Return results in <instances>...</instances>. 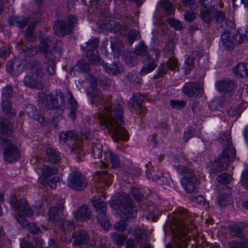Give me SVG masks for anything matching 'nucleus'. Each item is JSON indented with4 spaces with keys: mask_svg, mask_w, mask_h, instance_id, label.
Masks as SVG:
<instances>
[{
    "mask_svg": "<svg viewBox=\"0 0 248 248\" xmlns=\"http://www.w3.org/2000/svg\"><path fill=\"white\" fill-rule=\"evenodd\" d=\"M248 65L244 63H239L235 66L232 72L236 76L240 78L247 77L248 76Z\"/></svg>",
    "mask_w": 248,
    "mask_h": 248,
    "instance_id": "473e14b6",
    "label": "nucleus"
},
{
    "mask_svg": "<svg viewBox=\"0 0 248 248\" xmlns=\"http://www.w3.org/2000/svg\"><path fill=\"white\" fill-rule=\"evenodd\" d=\"M111 47L113 52L116 53L122 52L124 49V45L118 38H111Z\"/></svg>",
    "mask_w": 248,
    "mask_h": 248,
    "instance_id": "4c0bfd02",
    "label": "nucleus"
},
{
    "mask_svg": "<svg viewBox=\"0 0 248 248\" xmlns=\"http://www.w3.org/2000/svg\"><path fill=\"white\" fill-rule=\"evenodd\" d=\"M13 131L12 123L7 119L4 117L0 118V137L3 135H10Z\"/></svg>",
    "mask_w": 248,
    "mask_h": 248,
    "instance_id": "393cba45",
    "label": "nucleus"
},
{
    "mask_svg": "<svg viewBox=\"0 0 248 248\" xmlns=\"http://www.w3.org/2000/svg\"><path fill=\"white\" fill-rule=\"evenodd\" d=\"M178 173L183 174H186L181 181V184L183 188L187 193L195 192L199 185V182L193 174V169L189 166L186 167L184 166L179 165L175 167Z\"/></svg>",
    "mask_w": 248,
    "mask_h": 248,
    "instance_id": "6e6552de",
    "label": "nucleus"
},
{
    "mask_svg": "<svg viewBox=\"0 0 248 248\" xmlns=\"http://www.w3.org/2000/svg\"><path fill=\"white\" fill-rule=\"evenodd\" d=\"M110 237L114 243L119 247H121L124 245L127 236L118 232H114L111 234Z\"/></svg>",
    "mask_w": 248,
    "mask_h": 248,
    "instance_id": "49530a36",
    "label": "nucleus"
},
{
    "mask_svg": "<svg viewBox=\"0 0 248 248\" xmlns=\"http://www.w3.org/2000/svg\"><path fill=\"white\" fill-rule=\"evenodd\" d=\"M91 216V211L87 206L84 205L79 207L75 215V217L77 220L83 222L89 220Z\"/></svg>",
    "mask_w": 248,
    "mask_h": 248,
    "instance_id": "a878e982",
    "label": "nucleus"
},
{
    "mask_svg": "<svg viewBox=\"0 0 248 248\" xmlns=\"http://www.w3.org/2000/svg\"><path fill=\"white\" fill-rule=\"evenodd\" d=\"M85 80L89 85L86 90L87 96L91 99L92 103L95 102L103 103L104 101V94L98 89L97 82L96 78L92 75L89 74L85 76Z\"/></svg>",
    "mask_w": 248,
    "mask_h": 248,
    "instance_id": "9b49d317",
    "label": "nucleus"
},
{
    "mask_svg": "<svg viewBox=\"0 0 248 248\" xmlns=\"http://www.w3.org/2000/svg\"><path fill=\"white\" fill-rule=\"evenodd\" d=\"M111 102L110 97L106 99L104 102V110L102 112L100 111L96 113L94 117L107 128L112 137L126 140L128 139V133L121 126L124 122L123 107L120 104H116L114 106L113 110Z\"/></svg>",
    "mask_w": 248,
    "mask_h": 248,
    "instance_id": "f257e3e1",
    "label": "nucleus"
},
{
    "mask_svg": "<svg viewBox=\"0 0 248 248\" xmlns=\"http://www.w3.org/2000/svg\"><path fill=\"white\" fill-rule=\"evenodd\" d=\"M0 145L5 146L3 151L5 161L11 163L19 159V151L17 147L13 144L9 140L5 137H0Z\"/></svg>",
    "mask_w": 248,
    "mask_h": 248,
    "instance_id": "4468645a",
    "label": "nucleus"
},
{
    "mask_svg": "<svg viewBox=\"0 0 248 248\" xmlns=\"http://www.w3.org/2000/svg\"><path fill=\"white\" fill-rule=\"evenodd\" d=\"M43 66L42 63L37 61H34L31 73L24 78V84L31 88L42 89L44 87L43 82Z\"/></svg>",
    "mask_w": 248,
    "mask_h": 248,
    "instance_id": "423d86ee",
    "label": "nucleus"
},
{
    "mask_svg": "<svg viewBox=\"0 0 248 248\" xmlns=\"http://www.w3.org/2000/svg\"><path fill=\"white\" fill-rule=\"evenodd\" d=\"M153 53L155 54V58L153 59V60L150 61L149 57H147L148 62L143 64L140 71L141 75H145L151 72L156 67L157 63L156 62L159 58V51L157 50L154 49Z\"/></svg>",
    "mask_w": 248,
    "mask_h": 248,
    "instance_id": "4be33fe9",
    "label": "nucleus"
},
{
    "mask_svg": "<svg viewBox=\"0 0 248 248\" xmlns=\"http://www.w3.org/2000/svg\"><path fill=\"white\" fill-rule=\"evenodd\" d=\"M148 47L143 42H140L136 46L134 52L139 56H143L147 53Z\"/></svg>",
    "mask_w": 248,
    "mask_h": 248,
    "instance_id": "603ef678",
    "label": "nucleus"
},
{
    "mask_svg": "<svg viewBox=\"0 0 248 248\" xmlns=\"http://www.w3.org/2000/svg\"><path fill=\"white\" fill-rule=\"evenodd\" d=\"M128 224L124 220H120L117 222L114 225L115 229L119 232H123L126 230Z\"/></svg>",
    "mask_w": 248,
    "mask_h": 248,
    "instance_id": "0e129e2a",
    "label": "nucleus"
},
{
    "mask_svg": "<svg viewBox=\"0 0 248 248\" xmlns=\"http://www.w3.org/2000/svg\"><path fill=\"white\" fill-rule=\"evenodd\" d=\"M194 59L190 56H187L185 62V74H188L190 71L193 69L194 67Z\"/></svg>",
    "mask_w": 248,
    "mask_h": 248,
    "instance_id": "864d4df0",
    "label": "nucleus"
},
{
    "mask_svg": "<svg viewBox=\"0 0 248 248\" xmlns=\"http://www.w3.org/2000/svg\"><path fill=\"white\" fill-rule=\"evenodd\" d=\"M145 99V97L144 95L137 93L133 95L129 101L131 107L137 110L138 114H139L141 117L145 115L147 112L146 107L143 105Z\"/></svg>",
    "mask_w": 248,
    "mask_h": 248,
    "instance_id": "2eb2a0df",
    "label": "nucleus"
},
{
    "mask_svg": "<svg viewBox=\"0 0 248 248\" xmlns=\"http://www.w3.org/2000/svg\"><path fill=\"white\" fill-rule=\"evenodd\" d=\"M218 141L225 145V147L213 165L214 173L225 170L229 162L233 161L235 158V151L232 146L230 135L228 133H223Z\"/></svg>",
    "mask_w": 248,
    "mask_h": 248,
    "instance_id": "7ed1b4c3",
    "label": "nucleus"
},
{
    "mask_svg": "<svg viewBox=\"0 0 248 248\" xmlns=\"http://www.w3.org/2000/svg\"><path fill=\"white\" fill-rule=\"evenodd\" d=\"M67 185L71 189L77 191L84 190L87 186L88 180L79 171L71 172L67 179Z\"/></svg>",
    "mask_w": 248,
    "mask_h": 248,
    "instance_id": "f8f14e48",
    "label": "nucleus"
},
{
    "mask_svg": "<svg viewBox=\"0 0 248 248\" xmlns=\"http://www.w3.org/2000/svg\"><path fill=\"white\" fill-rule=\"evenodd\" d=\"M131 193L135 200L138 201H142L144 199V194L137 188H131Z\"/></svg>",
    "mask_w": 248,
    "mask_h": 248,
    "instance_id": "6e6d98bb",
    "label": "nucleus"
},
{
    "mask_svg": "<svg viewBox=\"0 0 248 248\" xmlns=\"http://www.w3.org/2000/svg\"><path fill=\"white\" fill-rule=\"evenodd\" d=\"M217 180L221 184H229L231 182L232 177L229 173H223L217 176Z\"/></svg>",
    "mask_w": 248,
    "mask_h": 248,
    "instance_id": "bf43d9fd",
    "label": "nucleus"
},
{
    "mask_svg": "<svg viewBox=\"0 0 248 248\" xmlns=\"http://www.w3.org/2000/svg\"><path fill=\"white\" fill-rule=\"evenodd\" d=\"M63 204H59L50 208L48 212V219L55 222L57 225L64 217Z\"/></svg>",
    "mask_w": 248,
    "mask_h": 248,
    "instance_id": "a211bd4d",
    "label": "nucleus"
},
{
    "mask_svg": "<svg viewBox=\"0 0 248 248\" xmlns=\"http://www.w3.org/2000/svg\"><path fill=\"white\" fill-rule=\"evenodd\" d=\"M76 67L78 71L83 73H88L91 70L90 64L85 60L79 61L77 63Z\"/></svg>",
    "mask_w": 248,
    "mask_h": 248,
    "instance_id": "3c124183",
    "label": "nucleus"
},
{
    "mask_svg": "<svg viewBox=\"0 0 248 248\" xmlns=\"http://www.w3.org/2000/svg\"><path fill=\"white\" fill-rule=\"evenodd\" d=\"M51 43V40L49 38L42 39L39 43V50L45 55L44 63L46 72L49 75L53 76L55 73L56 65L52 52H49Z\"/></svg>",
    "mask_w": 248,
    "mask_h": 248,
    "instance_id": "1a4fd4ad",
    "label": "nucleus"
},
{
    "mask_svg": "<svg viewBox=\"0 0 248 248\" xmlns=\"http://www.w3.org/2000/svg\"><path fill=\"white\" fill-rule=\"evenodd\" d=\"M77 17L73 15H68L65 20L56 21L54 25L55 33L59 37H63L71 33L78 24Z\"/></svg>",
    "mask_w": 248,
    "mask_h": 248,
    "instance_id": "9d476101",
    "label": "nucleus"
},
{
    "mask_svg": "<svg viewBox=\"0 0 248 248\" xmlns=\"http://www.w3.org/2000/svg\"><path fill=\"white\" fill-rule=\"evenodd\" d=\"M132 235L138 244H143L149 241L148 232L140 226L134 228Z\"/></svg>",
    "mask_w": 248,
    "mask_h": 248,
    "instance_id": "aec40b11",
    "label": "nucleus"
},
{
    "mask_svg": "<svg viewBox=\"0 0 248 248\" xmlns=\"http://www.w3.org/2000/svg\"><path fill=\"white\" fill-rule=\"evenodd\" d=\"M30 21V18L23 16H13L8 19V23L11 26H17L20 29L24 28Z\"/></svg>",
    "mask_w": 248,
    "mask_h": 248,
    "instance_id": "cd10ccee",
    "label": "nucleus"
},
{
    "mask_svg": "<svg viewBox=\"0 0 248 248\" xmlns=\"http://www.w3.org/2000/svg\"><path fill=\"white\" fill-rule=\"evenodd\" d=\"M78 133L75 131H70L62 132L60 134L61 142L66 143L74 154H77L78 161L80 162L82 160V157L85 153L82 149L81 141L78 139Z\"/></svg>",
    "mask_w": 248,
    "mask_h": 248,
    "instance_id": "0eeeda50",
    "label": "nucleus"
},
{
    "mask_svg": "<svg viewBox=\"0 0 248 248\" xmlns=\"http://www.w3.org/2000/svg\"><path fill=\"white\" fill-rule=\"evenodd\" d=\"M216 86L219 92H226L232 91L235 87L233 80L226 79L217 81L216 83Z\"/></svg>",
    "mask_w": 248,
    "mask_h": 248,
    "instance_id": "b1692460",
    "label": "nucleus"
},
{
    "mask_svg": "<svg viewBox=\"0 0 248 248\" xmlns=\"http://www.w3.org/2000/svg\"><path fill=\"white\" fill-rule=\"evenodd\" d=\"M187 212L184 209L175 210L171 216V234L173 240L171 248H186V242L185 238L188 232L186 227V219Z\"/></svg>",
    "mask_w": 248,
    "mask_h": 248,
    "instance_id": "f03ea898",
    "label": "nucleus"
},
{
    "mask_svg": "<svg viewBox=\"0 0 248 248\" xmlns=\"http://www.w3.org/2000/svg\"><path fill=\"white\" fill-rule=\"evenodd\" d=\"M196 17V14L193 11H186L184 14L185 20L188 22L194 21Z\"/></svg>",
    "mask_w": 248,
    "mask_h": 248,
    "instance_id": "774afa93",
    "label": "nucleus"
},
{
    "mask_svg": "<svg viewBox=\"0 0 248 248\" xmlns=\"http://www.w3.org/2000/svg\"><path fill=\"white\" fill-rule=\"evenodd\" d=\"M92 248H107L103 239L99 237L94 238L93 243L90 245Z\"/></svg>",
    "mask_w": 248,
    "mask_h": 248,
    "instance_id": "13d9d810",
    "label": "nucleus"
},
{
    "mask_svg": "<svg viewBox=\"0 0 248 248\" xmlns=\"http://www.w3.org/2000/svg\"><path fill=\"white\" fill-rule=\"evenodd\" d=\"M72 236L74 239L73 244L75 246L88 245L90 241V235L85 230H82L75 232Z\"/></svg>",
    "mask_w": 248,
    "mask_h": 248,
    "instance_id": "6ab92c4d",
    "label": "nucleus"
},
{
    "mask_svg": "<svg viewBox=\"0 0 248 248\" xmlns=\"http://www.w3.org/2000/svg\"><path fill=\"white\" fill-rule=\"evenodd\" d=\"M217 201L220 206H225L231 202L230 196L225 194L224 192L218 195Z\"/></svg>",
    "mask_w": 248,
    "mask_h": 248,
    "instance_id": "8fccbe9b",
    "label": "nucleus"
},
{
    "mask_svg": "<svg viewBox=\"0 0 248 248\" xmlns=\"http://www.w3.org/2000/svg\"><path fill=\"white\" fill-rule=\"evenodd\" d=\"M182 90L183 92L189 97L198 96L201 93L200 85L195 82L186 83Z\"/></svg>",
    "mask_w": 248,
    "mask_h": 248,
    "instance_id": "412c9836",
    "label": "nucleus"
},
{
    "mask_svg": "<svg viewBox=\"0 0 248 248\" xmlns=\"http://www.w3.org/2000/svg\"><path fill=\"white\" fill-rule=\"evenodd\" d=\"M92 152L94 158H100L102 156V145L99 143L94 144L92 147Z\"/></svg>",
    "mask_w": 248,
    "mask_h": 248,
    "instance_id": "09e8293b",
    "label": "nucleus"
},
{
    "mask_svg": "<svg viewBox=\"0 0 248 248\" xmlns=\"http://www.w3.org/2000/svg\"><path fill=\"white\" fill-rule=\"evenodd\" d=\"M112 206L115 209L122 211V218L130 221L136 217L137 214V208L127 194L120 195L112 202Z\"/></svg>",
    "mask_w": 248,
    "mask_h": 248,
    "instance_id": "20e7f679",
    "label": "nucleus"
},
{
    "mask_svg": "<svg viewBox=\"0 0 248 248\" xmlns=\"http://www.w3.org/2000/svg\"><path fill=\"white\" fill-rule=\"evenodd\" d=\"M13 94V90L10 85H7L3 89L2 95L3 98H11Z\"/></svg>",
    "mask_w": 248,
    "mask_h": 248,
    "instance_id": "680f3d73",
    "label": "nucleus"
},
{
    "mask_svg": "<svg viewBox=\"0 0 248 248\" xmlns=\"http://www.w3.org/2000/svg\"><path fill=\"white\" fill-rule=\"evenodd\" d=\"M104 69L108 73L112 75H116L122 73L124 68L121 64L118 62H114L111 64L105 63L102 64Z\"/></svg>",
    "mask_w": 248,
    "mask_h": 248,
    "instance_id": "bb28decb",
    "label": "nucleus"
},
{
    "mask_svg": "<svg viewBox=\"0 0 248 248\" xmlns=\"http://www.w3.org/2000/svg\"><path fill=\"white\" fill-rule=\"evenodd\" d=\"M97 24L100 26L101 30L110 31L114 33L120 32L121 34H123L122 31L123 29L125 30V27H123L120 23L114 20L108 19L100 20L97 23Z\"/></svg>",
    "mask_w": 248,
    "mask_h": 248,
    "instance_id": "f3484780",
    "label": "nucleus"
},
{
    "mask_svg": "<svg viewBox=\"0 0 248 248\" xmlns=\"http://www.w3.org/2000/svg\"><path fill=\"white\" fill-rule=\"evenodd\" d=\"M58 169L55 167H49L48 166H44L42 170L41 175L39 180L42 181V183L46 182V179L52 175L57 173Z\"/></svg>",
    "mask_w": 248,
    "mask_h": 248,
    "instance_id": "c756f323",
    "label": "nucleus"
},
{
    "mask_svg": "<svg viewBox=\"0 0 248 248\" xmlns=\"http://www.w3.org/2000/svg\"><path fill=\"white\" fill-rule=\"evenodd\" d=\"M214 17L216 19V22L220 24V26L223 27L224 23H227L226 14L222 11L214 10Z\"/></svg>",
    "mask_w": 248,
    "mask_h": 248,
    "instance_id": "a18cd8bd",
    "label": "nucleus"
},
{
    "mask_svg": "<svg viewBox=\"0 0 248 248\" xmlns=\"http://www.w3.org/2000/svg\"><path fill=\"white\" fill-rule=\"evenodd\" d=\"M237 31L239 34L240 40L239 41H248V24L245 28L239 29Z\"/></svg>",
    "mask_w": 248,
    "mask_h": 248,
    "instance_id": "052dcab7",
    "label": "nucleus"
},
{
    "mask_svg": "<svg viewBox=\"0 0 248 248\" xmlns=\"http://www.w3.org/2000/svg\"><path fill=\"white\" fill-rule=\"evenodd\" d=\"M68 94L69 95L68 104L70 110V115L72 119L74 120L76 117V113L78 111V106L72 92L70 90L68 91Z\"/></svg>",
    "mask_w": 248,
    "mask_h": 248,
    "instance_id": "7c9ffc66",
    "label": "nucleus"
},
{
    "mask_svg": "<svg viewBox=\"0 0 248 248\" xmlns=\"http://www.w3.org/2000/svg\"><path fill=\"white\" fill-rule=\"evenodd\" d=\"M37 24V22L36 21H32L25 31V38L30 42H33L35 40V35L33 33V31Z\"/></svg>",
    "mask_w": 248,
    "mask_h": 248,
    "instance_id": "f704fd0d",
    "label": "nucleus"
},
{
    "mask_svg": "<svg viewBox=\"0 0 248 248\" xmlns=\"http://www.w3.org/2000/svg\"><path fill=\"white\" fill-rule=\"evenodd\" d=\"M93 205L97 212V219L98 223L105 230H108L111 225L106 215L107 204L99 199L92 200Z\"/></svg>",
    "mask_w": 248,
    "mask_h": 248,
    "instance_id": "ddd939ff",
    "label": "nucleus"
},
{
    "mask_svg": "<svg viewBox=\"0 0 248 248\" xmlns=\"http://www.w3.org/2000/svg\"><path fill=\"white\" fill-rule=\"evenodd\" d=\"M240 183L243 187L248 189V170H245L243 171Z\"/></svg>",
    "mask_w": 248,
    "mask_h": 248,
    "instance_id": "69168bd1",
    "label": "nucleus"
},
{
    "mask_svg": "<svg viewBox=\"0 0 248 248\" xmlns=\"http://www.w3.org/2000/svg\"><path fill=\"white\" fill-rule=\"evenodd\" d=\"M100 0H83V2L85 4L89 7L93 8V10H94L95 9L96 10H99V14L101 15L105 16H108V14L107 12H102L100 8L101 6L99 3Z\"/></svg>",
    "mask_w": 248,
    "mask_h": 248,
    "instance_id": "ea45409f",
    "label": "nucleus"
},
{
    "mask_svg": "<svg viewBox=\"0 0 248 248\" xmlns=\"http://www.w3.org/2000/svg\"><path fill=\"white\" fill-rule=\"evenodd\" d=\"M245 226L243 223H237L232 226L231 232L232 235L242 238L243 236V229Z\"/></svg>",
    "mask_w": 248,
    "mask_h": 248,
    "instance_id": "de8ad7c7",
    "label": "nucleus"
},
{
    "mask_svg": "<svg viewBox=\"0 0 248 248\" xmlns=\"http://www.w3.org/2000/svg\"><path fill=\"white\" fill-rule=\"evenodd\" d=\"M10 204L15 210L24 213L27 217H31L33 212L28 202L24 199L10 200Z\"/></svg>",
    "mask_w": 248,
    "mask_h": 248,
    "instance_id": "dca6fc26",
    "label": "nucleus"
},
{
    "mask_svg": "<svg viewBox=\"0 0 248 248\" xmlns=\"http://www.w3.org/2000/svg\"><path fill=\"white\" fill-rule=\"evenodd\" d=\"M1 108L3 111L6 114L13 116L16 114L15 110L12 107V103L8 99L3 100Z\"/></svg>",
    "mask_w": 248,
    "mask_h": 248,
    "instance_id": "c03bdc74",
    "label": "nucleus"
},
{
    "mask_svg": "<svg viewBox=\"0 0 248 248\" xmlns=\"http://www.w3.org/2000/svg\"><path fill=\"white\" fill-rule=\"evenodd\" d=\"M237 35L236 34H232L230 32H225L221 36L223 44L226 49L232 50L236 45Z\"/></svg>",
    "mask_w": 248,
    "mask_h": 248,
    "instance_id": "5701e85b",
    "label": "nucleus"
},
{
    "mask_svg": "<svg viewBox=\"0 0 248 248\" xmlns=\"http://www.w3.org/2000/svg\"><path fill=\"white\" fill-rule=\"evenodd\" d=\"M186 103L184 100H171V108L181 109L186 105Z\"/></svg>",
    "mask_w": 248,
    "mask_h": 248,
    "instance_id": "e2e57ef3",
    "label": "nucleus"
},
{
    "mask_svg": "<svg viewBox=\"0 0 248 248\" xmlns=\"http://www.w3.org/2000/svg\"><path fill=\"white\" fill-rule=\"evenodd\" d=\"M109 160L112 168H117L120 165V161L117 155L111 151L107 152L104 154V160Z\"/></svg>",
    "mask_w": 248,
    "mask_h": 248,
    "instance_id": "72a5a7b5",
    "label": "nucleus"
},
{
    "mask_svg": "<svg viewBox=\"0 0 248 248\" xmlns=\"http://www.w3.org/2000/svg\"><path fill=\"white\" fill-rule=\"evenodd\" d=\"M19 46H20L22 51L25 52L26 54L30 57L33 56L37 53L36 48L30 43L24 44L22 42L17 43Z\"/></svg>",
    "mask_w": 248,
    "mask_h": 248,
    "instance_id": "e433bc0d",
    "label": "nucleus"
},
{
    "mask_svg": "<svg viewBox=\"0 0 248 248\" xmlns=\"http://www.w3.org/2000/svg\"><path fill=\"white\" fill-rule=\"evenodd\" d=\"M214 10L212 9H202L200 11V17L205 23L209 24L214 19Z\"/></svg>",
    "mask_w": 248,
    "mask_h": 248,
    "instance_id": "c9c22d12",
    "label": "nucleus"
},
{
    "mask_svg": "<svg viewBox=\"0 0 248 248\" xmlns=\"http://www.w3.org/2000/svg\"><path fill=\"white\" fill-rule=\"evenodd\" d=\"M86 57L90 64L99 65L104 63V61L100 57L96 56L94 52H86Z\"/></svg>",
    "mask_w": 248,
    "mask_h": 248,
    "instance_id": "58836bf2",
    "label": "nucleus"
},
{
    "mask_svg": "<svg viewBox=\"0 0 248 248\" xmlns=\"http://www.w3.org/2000/svg\"><path fill=\"white\" fill-rule=\"evenodd\" d=\"M15 64V62L12 60L8 62L6 64V70L8 72L10 73L12 75L15 77L17 76L19 74H21L23 71V68H20L21 65L20 64H18L17 65L18 69H14V65Z\"/></svg>",
    "mask_w": 248,
    "mask_h": 248,
    "instance_id": "37998d69",
    "label": "nucleus"
},
{
    "mask_svg": "<svg viewBox=\"0 0 248 248\" xmlns=\"http://www.w3.org/2000/svg\"><path fill=\"white\" fill-rule=\"evenodd\" d=\"M95 174L99 176L98 179L100 182L107 186L108 187L112 184L113 178V174L108 173L106 171H97L95 172Z\"/></svg>",
    "mask_w": 248,
    "mask_h": 248,
    "instance_id": "2f4dec72",
    "label": "nucleus"
},
{
    "mask_svg": "<svg viewBox=\"0 0 248 248\" xmlns=\"http://www.w3.org/2000/svg\"><path fill=\"white\" fill-rule=\"evenodd\" d=\"M39 97L43 105L48 109L58 110L60 116L64 111L66 101L61 91L55 90L49 94H42Z\"/></svg>",
    "mask_w": 248,
    "mask_h": 248,
    "instance_id": "39448f33",
    "label": "nucleus"
},
{
    "mask_svg": "<svg viewBox=\"0 0 248 248\" xmlns=\"http://www.w3.org/2000/svg\"><path fill=\"white\" fill-rule=\"evenodd\" d=\"M140 32L136 30H131L129 31L128 34V40L130 45H132L134 42L140 38Z\"/></svg>",
    "mask_w": 248,
    "mask_h": 248,
    "instance_id": "4d7b16f0",
    "label": "nucleus"
},
{
    "mask_svg": "<svg viewBox=\"0 0 248 248\" xmlns=\"http://www.w3.org/2000/svg\"><path fill=\"white\" fill-rule=\"evenodd\" d=\"M46 157L48 161L53 164L59 163L62 159L61 153L50 147L46 149Z\"/></svg>",
    "mask_w": 248,
    "mask_h": 248,
    "instance_id": "c85d7f7f",
    "label": "nucleus"
},
{
    "mask_svg": "<svg viewBox=\"0 0 248 248\" xmlns=\"http://www.w3.org/2000/svg\"><path fill=\"white\" fill-rule=\"evenodd\" d=\"M99 40L98 38H95L89 40L86 43L85 46H82L86 52H94L99 45Z\"/></svg>",
    "mask_w": 248,
    "mask_h": 248,
    "instance_id": "79ce46f5",
    "label": "nucleus"
},
{
    "mask_svg": "<svg viewBox=\"0 0 248 248\" xmlns=\"http://www.w3.org/2000/svg\"><path fill=\"white\" fill-rule=\"evenodd\" d=\"M15 217L18 223L23 227L28 226L29 223L25 217L20 214H16Z\"/></svg>",
    "mask_w": 248,
    "mask_h": 248,
    "instance_id": "338daca9",
    "label": "nucleus"
},
{
    "mask_svg": "<svg viewBox=\"0 0 248 248\" xmlns=\"http://www.w3.org/2000/svg\"><path fill=\"white\" fill-rule=\"evenodd\" d=\"M168 71V65L165 63L161 65L157 70V73L153 77L154 79H158L162 77Z\"/></svg>",
    "mask_w": 248,
    "mask_h": 248,
    "instance_id": "5fc2aeb1",
    "label": "nucleus"
},
{
    "mask_svg": "<svg viewBox=\"0 0 248 248\" xmlns=\"http://www.w3.org/2000/svg\"><path fill=\"white\" fill-rule=\"evenodd\" d=\"M57 226L64 231H71L75 229V225L72 221L67 220L64 218L62 219Z\"/></svg>",
    "mask_w": 248,
    "mask_h": 248,
    "instance_id": "a19ab883",
    "label": "nucleus"
}]
</instances>
